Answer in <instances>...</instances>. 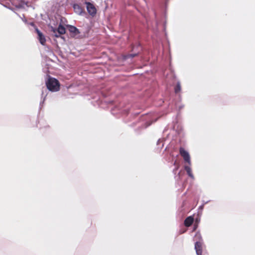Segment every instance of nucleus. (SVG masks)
<instances>
[{
    "instance_id": "1",
    "label": "nucleus",
    "mask_w": 255,
    "mask_h": 255,
    "mask_svg": "<svg viewBox=\"0 0 255 255\" xmlns=\"http://www.w3.org/2000/svg\"><path fill=\"white\" fill-rule=\"evenodd\" d=\"M47 89L52 92L59 91L60 84L58 80L54 78H49L46 82Z\"/></svg>"
},
{
    "instance_id": "2",
    "label": "nucleus",
    "mask_w": 255,
    "mask_h": 255,
    "mask_svg": "<svg viewBox=\"0 0 255 255\" xmlns=\"http://www.w3.org/2000/svg\"><path fill=\"white\" fill-rule=\"evenodd\" d=\"M195 238H197L199 240V241H197L195 244V249L196 254L197 255H202L203 243L200 241L202 240L201 235L199 233H196Z\"/></svg>"
},
{
    "instance_id": "3",
    "label": "nucleus",
    "mask_w": 255,
    "mask_h": 255,
    "mask_svg": "<svg viewBox=\"0 0 255 255\" xmlns=\"http://www.w3.org/2000/svg\"><path fill=\"white\" fill-rule=\"evenodd\" d=\"M179 153L180 155L183 157L184 161L191 165V162L190 160V156L188 151H187L183 147H180Z\"/></svg>"
},
{
    "instance_id": "4",
    "label": "nucleus",
    "mask_w": 255,
    "mask_h": 255,
    "mask_svg": "<svg viewBox=\"0 0 255 255\" xmlns=\"http://www.w3.org/2000/svg\"><path fill=\"white\" fill-rule=\"evenodd\" d=\"M86 4L87 9L89 14L94 16L96 14L97 9L94 4L90 2H85Z\"/></svg>"
},
{
    "instance_id": "5",
    "label": "nucleus",
    "mask_w": 255,
    "mask_h": 255,
    "mask_svg": "<svg viewBox=\"0 0 255 255\" xmlns=\"http://www.w3.org/2000/svg\"><path fill=\"white\" fill-rule=\"evenodd\" d=\"M52 31L54 33V36L56 37H58L60 35L63 34L65 33L66 29L63 25L60 24L57 29L53 28Z\"/></svg>"
},
{
    "instance_id": "6",
    "label": "nucleus",
    "mask_w": 255,
    "mask_h": 255,
    "mask_svg": "<svg viewBox=\"0 0 255 255\" xmlns=\"http://www.w3.org/2000/svg\"><path fill=\"white\" fill-rule=\"evenodd\" d=\"M35 31L38 35V39L40 43L43 45H45L46 39L44 35L37 28L35 29Z\"/></svg>"
},
{
    "instance_id": "7",
    "label": "nucleus",
    "mask_w": 255,
    "mask_h": 255,
    "mask_svg": "<svg viewBox=\"0 0 255 255\" xmlns=\"http://www.w3.org/2000/svg\"><path fill=\"white\" fill-rule=\"evenodd\" d=\"M194 222V218L192 216H189L185 219L184 222V225L187 227H189L192 225Z\"/></svg>"
},
{
    "instance_id": "8",
    "label": "nucleus",
    "mask_w": 255,
    "mask_h": 255,
    "mask_svg": "<svg viewBox=\"0 0 255 255\" xmlns=\"http://www.w3.org/2000/svg\"><path fill=\"white\" fill-rule=\"evenodd\" d=\"M74 11L78 14H81L83 12L82 7L78 4H74L73 5Z\"/></svg>"
},
{
    "instance_id": "9",
    "label": "nucleus",
    "mask_w": 255,
    "mask_h": 255,
    "mask_svg": "<svg viewBox=\"0 0 255 255\" xmlns=\"http://www.w3.org/2000/svg\"><path fill=\"white\" fill-rule=\"evenodd\" d=\"M69 31L74 34V35L75 36L80 33V31L78 28H77L75 26L72 25H69Z\"/></svg>"
},
{
    "instance_id": "10",
    "label": "nucleus",
    "mask_w": 255,
    "mask_h": 255,
    "mask_svg": "<svg viewBox=\"0 0 255 255\" xmlns=\"http://www.w3.org/2000/svg\"><path fill=\"white\" fill-rule=\"evenodd\" d=\"M190 165H188V166H185L184 167V168H185V170L186 171L188 175H189V176H190V177L193 178H194V176L192 173V169L189 166Z\"/></svg>"
},
{
    "instance_id": "11",
    "label": "nucleus",
    "mask_w": 255,
    "mask_h": 255,
    "mask_svg": "<svg viewBox=\"0 0 255 255\" xmlns=\"http://www.w3.org/2000/svg\"><path fill=\"white\" fill-rule=\"evenodd\" d=\"M139 53V51H137L136 53L134 54H129L125 56V58L128 59V58H133L136 56H137Z\"/></svg>"
},
{
    "instance_id": "12",
    "label": "nucleus",
    "mask_w": 255,
    "mask_h": 255,
    "mask_svg": "<svg viewBox=\"0 0 255 255\" xmlns=\"http://www.w3.org/2000/svg\"><path fill=\"white\" fill-rule=\"evenodd\" d=\"M181 88L180 84L179 83H178L174 88L175 93H178L179 92H180L181 91Z\"/></svg>"
},
{
    "instance_id": "13",
    "label": "nucleus",
    "mask_w": 255,
    "mask_h": 255,
    "mask_svg": "<svg viewBox=\"0 0 255 255\" xmlns=\"http://www.w3.org/2000/svg\"><path fill=\"white\" fill-rule=\"evenodd\" d=\"M186 231V230H185L184 231H182V232H180V234H182V233H184V232H185Z\"/></svg>"
},
{
    "instance_id": "14",
    "label": "nucleus",
    "mask_w": 255,
    "mask_h": 255,
    "mask_svg": "<svg viewBox=\"0 0 255 255\" xmlns=\"http://www.w3.org/2000/svg\"><path fill=\"white\" fill-rule=\"evenodd\" d=\"M137 48H140L139 44H138V45L137 46Z\"/></svg>"
}]
</instances>
